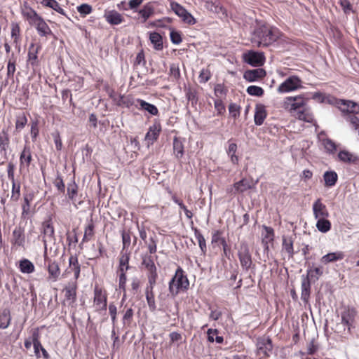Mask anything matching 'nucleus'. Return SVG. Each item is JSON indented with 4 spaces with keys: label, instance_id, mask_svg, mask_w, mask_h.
I'll return each mask as SVG.
<instances>
[{
    "label": "nucleus",
    "instance_id": "f257e3e1",
    "mask_svg": "<svg viewBox=\"0 0 359 359\" xmlns=\"http://www.w3.org/2000/svg\"><path fill=\"white\" fill-rule=\"evenodd\" d=\"M308 101L309 98L304 94L287 96L283 99L281 107L297 119L313 123L314 117L311 108L308 106Z\"/></svg>",
    "mask_w": 359,
    "mask_h": 359
},
{
    "label": "nucleus",
    "instance_id": "f03ea898",
    "mask_svg": "<svg viewBox=\"0 0 359 359\" xmlns=\"http://www.w3.org/2000/svg\"><path fill=\"white\" fill-rule=\"evenodd\" d=\"M279 35L277 29L263 25L255 30L251 42L254 47L267 46L275 42Z\"/></svg>",
    "mask_w": 359,
    "mask_h": 359
},
{
    "label": "nucleus",
    "instance_id": "7ed1b4c3",
    "mask_svg": "<svg viewBox=\"0 0 359 359\" xmlns=\"http://www.w3.org/2000/svg\"><path fill=\"white\" fill-rule=\"evenodd\" d=\"M144 0H130L128 3V8L133 11V18L137 20L146 22L149 18H153L156 14V3L149 2L138 10L139 6Z\"/></svg>",
    "mask_w": 359,
    "mask_h": 359
},
{
    "label": "nucleus",
    "instance_id": "20e7f679",
    "mask_svg": "<svg viewBox=\"0 0 359 359\" xmlns=\"http://www.w3.org/2000/svg\"><path fill=\"white\" fill-rule=\"evenodd\" d=\"M189 280L184 271L178 266L175 275L168 283V290L172 297H175L181 292H186L189 288Z\"/></svg>",
    "mask_w": 359,
    "mask_h": 359
},
{
    "label": "nucleus",
    "instance_id": "39448f33",
    "mask_svg": "<svg viewBox=\"0 0 359 359\" xmlns=\"http://www.w3.org/2000/svg\"><path fill=\"white\" fill-rule=\"evenodd\" d=\"M130 252H121L118 257V264L116 271L118 281V289L123 292L124 296L126 292V283L128 280L126 273L132 268L130 265Z\"/></svg>",
    "mask_w": 359,
    "mask_h": 359
},
{
    "label": "nucleus",
    "instance_id": "423d86ee",
    "mask_svg": "<svg viewBox=\"0 0 359 359\" xmlns=\"http://www.w3.org/2000/svg\"><path fill=\"white\" fill-rule=\"evenodd\" d=\"M108 293L107 291L98 284L93 288V307L98 313L105 312L107 309Z\"/></svg>",
    "mask_w": 359,
    "mask_h": 359
},
{
    "label": "nucleus",
    "instance_id": "0eeeda50",
    "mask_svg": "<svg viewBox=\"0 0 359 359\" xmlns=\"http://www.w3.org/2000/svg\"><path fill=\"white\" fill-rule=\"evenodd\" d=\"M302 81L297 75H292L279 85L277 91L279 93H287L302 88Z\"/></svg>",
    "mask_w": 359,
    "mask_h": 359
},
{
    "label": "nucleus",
    "instance_id": "6e6552de",
    "mask_svg": "<svg viewBox=\"0 0 359 359\" xmlns=\"http://www.w3.org/2000/svg\"><path fill=\"white\" fill-rule=\"evenodd\" d=\"M77 288V283L74 281L69 283L62 290L65 302H67L69 306H74L76 302Z\"/></svg>",
    "mask_w": 359,
    "mask_h": 359
},
{
    "label": "nucleus",
    "instance_id": "1a4fd4ad",
    "mask_svg": "<svg viewBox=\"0 0 359 359\" xmlns=\"http://www.w3.org/2000/svg\"><path fill=\"white\" fill-rule=\"evenodd\" d=\"M33 161L32 151L29 144H25L20 154L19 170L20 172L28 171L29 167Z\"/></svg>",
    "mask_w": 359,
    "mask_h": 359
},
{
    "label": "nucleus",
    "instance_id": "9d476101",
    "mask_svg": "<svg viewBox=\"0 0 359 359\" xmlns=\"http://www.w3.org/2000/svg\"><path fill=\"white\" fill-rule=\"evenodd\" d=\"M257 353L262 357L269 356L273 349L272 341L269 337H262L257 339Z\"/></svg>",
    "mask_w": 359,
    "mask_h": 359
},
{
    "label": "nucleus",
    "instance_id": "9b49d317",
    "mask_svg": "<svg viewBox=\"0 0 359 359\" xmlns=\"http://www.w3.org/2000/svg\"><path fill=\"white\" fill-rule=\"evenodd\" d=\"M357 311L354 307H346L341 313V323L348 327V331L354 327Z\"/></svg>",
    "mask_w": 359,
    "mask_h": 359
},
{
    "label": "nucleus",
    "instance_id": "f8f14e48",
    "mask_svg": "<svg viewBox=\"0 0 359 359\" xmlns=\"http://www.w3.org/2000/svg\"><path fill=\"white\" fill-rule=\"evenodd\" d=\"M45 262L47 263V271L48 273V280L52 282H56L58 280L61 273L59 264L46 256H45Z\"/></svg>",
    "mask_w": 359,
    "mask_h": 359
},
{
    "label": "nucleus",
    "instance_id": "ddd939ff",
    "mask_svg": "<svg viewBox=\"0 0 359 359\" xmlns=\"http://www.w3.org/2000/svg\"><path fill=\"white\" fill-rule=\"evenodd\" d=\"M170 6L174 13L178 15L184 22H196L191 14L178 3L172 2Z\"/></svg>",
    "mask_w": 359,
    "mask_h": 359
},
{
    "label": "nucleus",
    "instance_id": "4468645a",
    "mask_svg": "<svg viewBox=\"0 0 359 359\" xmlns=\"http://www.w3.org/2000/svg\"><path fill=\"white\" fill-rule=\"evenodd\" d=\"M67 196L76 208L83 203L81 196H79V187L74 181L67 184Z\"/></svg>",
    "mask_w": 359,
    "mask_h": 359
},
{
    "label": "nucleus",
    "instance_id": "2eb2a0df",
    "mask_svg": "<svg viewBox=\"0 0 359 359\" xmlns=\"http://www.w3.org/2000/svg\"><path fill=\"white\" fill-rule=\"evenodd\" d=\"M313 214L315 219L329 217L330 213L326 205L322 202L321 198L315 201L312 206Z\"/></svg>",
    "mask_w": 359,
    "mask_h": 359
},
{
    "label": "nucleus",
    "instance_id": "dca6fc26",
    "mask_svg": "<svg viewBox=\"0 0 359 359\" xmlns=\"http://www.w3.org/2000/svg\"><path fill=\"white\" fill-rule=\"evenodd\" d=\"M11 243L13 247H23L25 243V231L21 226H16L12 233Z\"/></svg>",
    "mask_w": 359,
    "mask_h": 359
},
{
    "label": "nucleus",
    "instance_id": "f3484780",
    "mask_svg": "<svg viewBox=\"0 0 359 359\" xmlns=\"http://www.w3.org/2000/svg\"><path fill=\"white\" fill-rule=\"evenodd\" d=\"M41 49V46L40 44L34 43H32L29 48L27 62L32 67V68H34L39 65L38 54Z\"/></svg>",
    "mask_w": 359,
    "mask_h": 359
},
{
    "label": "nucleus",
    "instance_id": "a211bd4d",
    "mask_svg": "<svg viewBox=\"0 0 359 359\" xmlns=\"http://www.w3.org/2000/svg\"><path fill=\"white\" fill-rule=\"evenodd\" d=\"M10 148V137L8 132L2 130L0 132V154L5 158H8V149Z\"/></svg>",
    "mask_w": 359,
    "mask_h": 359
},
{
    "label": "nucleus",
    "instance_id": "6ab92c4d",
    "mask_svg": "<svg viewBox=\"0 0 359 359\" xmlns=\"http://www.w3.org/2000/svg\"><path fill=\"white\" fill-rule=\"evenodd\" d=\"M161 132V125L160 122L155 121L153 125L149 127L145 135L146 140H147L149 143L153 144L158 138Z\"/></svg>",
    "mask_w": 359,
    "mask_h": 359
},
{
    "label": "nucleus",
    "instance_id": "aec40b11",
    "mask_svg": "<svg viewBox=\"0 0 359 359\" xmlns=\"http://www.w3.org/2000/svg\"><path fill=\"white\" fill-rule=\"evenodd\" d=\"M40 334L38 329L34 330L32 334L33 346L34 348V353L37 358H40L39 351H41L44 358L48 359L49 355L47 351L43 347L39 341Z\"/></svg>",
    "mask_w": 359,
    "mask_h": 359
},
{
    "label": "nucleus",
    "instance_id": "412c9836",
    "mask_svg": "<svg viewBox=\"0 0 359 359\" xmlns=\"http://www.w3.org/2000/svg\"><path fill=\"white\" fill-rule=\"evenodd\" d=\"M135 102V107L139 110L147 111L151 116H158L159 111L158 108L155 105L150 104L146 102L145 100L140 98L137 99Z\"/></svg>",
    "mask_w": 359,
    "mask_h": 359
},
{
    "label": "nucleus",
    "instance_id": "4be33fe9",
    "mask_svg": "<svg viewBox=\"0 0 359 359\" xmlns=\"http://www.w3.org/2000/svg\"><path fill=\"white\" fill-rule=\"evenodd\" d=\"M68 273L73 272L74 276V279L76 280L80 277L81 273V265L79 262L78 257L76 255H71L69 258V267L66 270Z\"/></svg>",
    "mask_w": 359,
    "mask_h": 359
},
{
    "label": "nucleus",
    "instance_id": "5701e85b",
    "mask_svg": "<svg viewBox=\"0 0 359 359\" xmlns=\"http://www.w3.org/2000/svg\"><path fill=\"white\" fill-rule=\"evenodd\" d=\"M265 60V56L262 52L248 50V65L253 67H260L264 64Z\"/></svg>",
    "mask_w": 359,
    "mask_h": 359
},
{
    "label": "nucleus",
    "instance_id": "b1692460",
    "mask_svg": "<svg viewBox=\"0 0 359 359\" xmlns=\"http://www.w3.org/2000/svg\"><path fill=\"white\" fill-rule=\"evenodd\" d=\"M339 102L341 104L344 106L341 111L344 113V118L345 120L348 114H353L356 116V114L359 113V105L357 103L353 101L344 100H341Z\"/></svg>",
    "mask_w": 359,
    "mask_h": 359
},
{
    "label": "nucleus",
    "instance_id": "393cba45",
    "mask_svg": "<svg viewBox=\"0 0 359 359\" xmlns=\"http://www.w3.org/2000/svg\"><path fill=\"white\" fill-rule=\"evenodd\" d=\"M173 154L178 161H180L184 155V146L180 137L173 138Z\"/></svg>",
    "mask_w": 359,
    "mask_h": 359
},
{
    "label": "nucleus",
    "instance_id": "a878e982",
    "mask_svg": "<svg viewBox=\"0 0 359 359\" xmlns=\"http://www.w3.org/2000/svg\"><path fill=\"white\" fill-rule=\"evenodd\" d=\"M264 231L262 233V243L264 248L269 250V245L273 246L274 241V230L271 227L264 226Z\"/></svg>",
    "mask_w": 359,
    "mask_h": 359
},
{
    "label": "nucleus",
    "instance_id": "bb28decb",
    "mask_svg": "<svg viewBox=\"0 0 359 359\" xmlns=\"http://www.w3.org/2000/svg\"><path fill=\"white\" fill-rule=\"evenodd\" d=\"M345 257V254L342 251H337L334 252H330L323 256L320 259L321 263L323 264H328L332 262L341 261Z\"/></svg>",
    "mask_w": 359,
    "mask_h": 359
},
{
    "label": "nucleus",
    "instance_id": "cd10ccee",
    "mask_svg": "<svg viewBox=\"0 0 359 359\" xmlns=\"http://www.w3.org/2000/svg\"><path fill=\"white\" fill-rule=\"evenodd\" d=\"M142 265L145 268L147 275H151L157 273V268L151 255H145L142 257Z\"/></svg>",
    "mask_w": 359,
    "mask_h": 359
},
{
    "label": "nucleus",
    "instance_id": "c85d7f7f",
    "mask_svg": "<svg viewBox=\"0 0 359 359\" xmlns=\"http://www.w3.org/2000/svg\"><path fill=\"white\" fill-rule=\"evenodd\" d=\"M266 116L267 112L265 106L262 104H257L254 116L255 124L257 126H261L264 123Z\"/></svg>",
    "mask_w": 359,
    "mask_h": 359
},
{
    "label": "nucleus",
    "instance_id": "c756f323",
    "mask_svg": "<svg viewBox=\"0 0 359 359\" xmlns=\"http://www.w3.org/2000/svg\"><path fill=\"white\" fill-rule=\"evenodd\" d=\"M294 239L292 237L283 236L282 251L287 254L288 258H293L294 252Z\"/></svg>",
    "mask_w": 359,
    "mask_h": 359
},
{
    "label": "nucleus",
    "instance_id": "7c9ffc66",
    "mask_svg": "<svg viewBox=\"0 0 359 359\" xmlns=\"http://www.w3.org/2000/svg\"><path fill=\"white\" fill-rule=\"evenodd\" d=\"M95 226L93 219H90L84 227V234L82 243H88L93 239L95 234Z\"/></svg>",
    "mask_w": 359,
    "mask_h": 359
},
{
    "label": "nucleus",
    "instance_id": "2f4dec72",
    "mask_svg": "<svg viewBox=\"0 0 359 359\" xmlns=\"http://www.w3.org/2000/svg\"><path fill=\"white\" fill-rule=\"evenodd\" d=\"M11 322V311L8 309L5 308L0 310V328H7Z\"/></svg>",
    "mask_w": 359,
    "mask_h": 359
},
{
    "label": "nucleus",
    "instance_id": "473e14b6",
    "mask_svg": "<svg viewBox=\"0 0 359 359\" xmlns=\"http://www.w3.org/2000/svg\"><path fill=\"white\" fill-rule=\"evenodd\" d=\"M266 76V71L262 68L248 69V82L259 81Z\"/></svg>",
    "mask_w": 359,
    "mask_h": 359
},
{
    "label": "nucleus",
    "instance_id": "72a5a7b5",
    "mask_svg": "<svg viewBox=\"0 0 359 359\" xmlns=\"http://www.w3.org/2000/svg\"><path fill=\"white\" fill-rule=\"evenodd\" d=\"M18 268L23 273H32L35 271L34 264L28 259L23 258L19 262Z\"/></svg>",
    "mask_w": 359,
    "mask_h": 359
},
{
    "label": "nucleus",
    "instance_id": "f704fd0d",
    "mask_svg": "<svg viewBox=\"0 0 359 359\" xmlns=\"http://www.w3.org/2000/svg\"><path fill=\"white\" fill-rule=\"evenodd\" d=\"M123 318L122 322L124 326L129 327L133 321L134 309L132 307L125 306L122 311Z\"/></svg>",
    "mask_w": 359,
    "mask_h": 359
},
{
    "label": "nucleus",
    "instance_id": "c9c22d12",
    "mask_svg": "<svg viewBox=\"0 0 359 359\" xmlns=\"http://www.w3.org/2000/svg\"><path fill=\"white\" fill-rule=\"evenodd\" d=\"M323 272L320 267L311 268L307 270L306 278L304 280H309V283L316 282L319 277L323 275Z\"/></svg>",
    "mask_w": 359,
    "mask_h": 359
},
{
    "label": "nucleus",
    "instance_id": "e433bc0d",
    "mask_svg": "<svg viewBox=\"0 0 359 359\" xmlns=\"http://www.w3.org/2000/svg\"><path fill=\"white\" fill-rule=\"evenodd\" d=\"M22 14L26 17L27 20L37 21L38 22H45L43 19L39 16L36 12L30 7H27L22 10Z\"/></svg>",
    "mask_w": 359,
    "mask_h": 359
},
{
    "label": "nucleus",
    "instance_id": "4c0bfd02",
    "mask_svg": "<svg viewBox=\"0 0 359 359\" xmlns=\"http://www.w3.org/2000/svg\"><path fill=\"white\" fill-rule=\"evenodd\" d=\"M327 218L328 217H322L316 219L317 220L316 226L319 231L327 233L331 229L332 224Z\"/></svg>",
    "mask_w": 359,
    "mask_h": 359
},
{
    "label": "nucleus",
    "instance_id": "58836bf2",
    "mask_svg": "<svg viewBox=\"0 0 359 359\" xmlns=\"http://www.w3.org/2000/svg\"><path fill=\"white\" fill-rule=\"evenodd\" d=\"M104 17L107 22H122L124 20L122 15L115 10L106 11Z\"/></svg>",
    "mask_w": 359,
    "mask_h": 359
},
{
    "label": "nucleus",
    "instance_id": "ea45409f",
    "mask_svg": "<svg viewBox=\"0 0 359 359\" xmlns=\"http://www.w3.org/2000/svg\"><path fill=\"white\" fill-rule=\"evenodd\" d=\"M325 187H333L337 182L338 176L334 171H327L323 175Z\"/></svg>",
    "mask_w": 359,
    "mask_h": 359
},
{
    "label": "nucleus",
    "instance_id": "a19ab883",
    "mask_svg": "<svg viewBox=\"0 0 359 359\" xmlns=\"http://www.w3.org/2000/svg\"><path fill=\"white\" fill-rule=\"evenodd\" d=\"M149 40L157 50H161L163 48L162 36L157 32H151L149 34Z\"/></svg>",
    "mask_w": 359,
    "mask_h": 359
},
{
    "label": "nucleus",
    "instance_id": "79ce46f5",
    "mask_svg": "<svg viewBox=\"0 0 359 359\" xmlns=\"http://www.w3.org/2000/svg\"><path fill=\"white\" fill-rule=\"evenodd\" d=\"M145 297L149 311L154 312L156 310L154 291L151 290V289L150 290H145Z\"/></svg>",
    "mask_w": 359,
    "mask_h": 359
},
{
    "label": "nucleus",
    "instance_id": "37998d69",
    "mask_svg": "<svg viewBox=\"0 0 359 359\" xmlns=\"http://www.w3.org/2000/svg\"><path fill=\"white\" fill-rule=\"evenodd\" d=\"M311 293V283L309 280H303L302 283L301 298L304 303L309 302Z\"/></svg>",
    "mask_w": 359,
    "mask_h": 359
},
{
    "label": "nucleus",
    "instance_id": "c03bdc74",
    "mask_svg": "<svg viewBox=\"0 0 359 359\" xmlns=\"http://www.w3.org/2000/svg\"><path fill=\"white\" fill-rule=\"evenodd\" d=\"M136 102L133 100L131 95H120L119 100L117 102V105L130 108L133 105L135 106Z\"/></svg>",
    "mask_w": 359,
    "mask_h": 359
},
{
    "label": "nucleus",
    "instance_id": "a18cd8bd",
    "mask_svg": "<svg viewBox=\"0 0 359 359\" xmlns=\"http://www.w3.org/2000/svg\"><path fill=\"white\" fill-rule=\"evenodd\" d=\"M193 230L194 231V236L196 239L197 240L198 243V245L203 254H205L207 251V247H206V243L205 239L204 238L203 236L202 235L201 232L199 229H198L196 227L193 228Z\"/></svg>",
    "mask_w": 359,
    "mask_h": 359
},
{
    "label": "nucleus",
    "instance_id": "49530a36",
    "mask_svg": "<svg viewBox=\"0 0 359 359\" xmlns=\"http://www.w3.org/2000/svg\"><path fill=\"white\" fill-rule=\"evenodd\" d=\"M222 235L223 231L222 230L214 231L212 234V243L222 245V247L225 248L226 245V241Z\"/></svg>",
    "mask_w": 359,
    "mask_h": 359
},
{
    "label": "nucleus",
    "instance_id": "de8ad7c7",
    "mask_svg": "<svg viewBox=\"0 0 359 359\" xmlns=\"http://www.w3.org/2000/svg\"><path fill=\"white\" fill-rule=\"evenodd\" d=\"M123 248L121 252H128V249L131 243V233L129 231L123 230L121 233Z\"/></svg>",
    "mask_w": 359,
    "mask_h": 359
},
{
    "label": "nucleus",
    "instance_id": "09e8293b",
    "mask_svg": "<svg viewBox=\"0 0 359 359\" xmlns=\"http://www.w3.org/2000/svg\"><path fill=\"white\" fill-rule=\"evenodd\" d=\"M43 241L46 243V238H53L54 236V227L53 224L50 222H45L43 223Z\"/></svg>",
    "mask_w": 359,
    "mask_h": 359
},
{
    "label": "nucleus",
    "instance_id": "8fccbe9b",
    "mask_svg": "<svg viewBox=\"0 0 359 359\" xmlns=\"http://www.w3.org/2000/svg\"><path fill=\"white\" fill-rule=\"evenodd\" d=\"M16 58L13 53L11 57L8 59V65H7V76L9 79H11L14 76V73L16 70Z\"/></svg>",
    "mask_w": 359,
    "mask_h": 359
},
{
    "label": "nucleus",
    "instance_id": "3c124183",
    "mask_svg": "<svg viewBox=\"0 0 359 359\" xmlns=\"http://www.w3.org/2000/svg\"><path fill=\"white\" fill-rule=\"evenodd\" d=\"M70 87L75 91L79 90L83 87L84 78L79 76H74L71 80Z\"/></svg>",
    "mask_w": 359,
    "mask_h": 359
},
{
    "label": "nucleus",
    "instance_id": "603ef678",
    "mask_svg": "<svg viewBox=\"0 0 359 359\" xmlns=\"http://www.w3.org/2000/svg\"><path fill=\"white\" fill-rule=\"evenodd\" d=\"M247 190V182L243 179L233 184V187L231 189V192L233 194H242Z\"/></svg>",
    "mask_w": 359,
    "mask_h": 359
},
{
    "label": "nucleus",
    "instance_id": "864d4df0",
    "mask_svg": "<svg viewBox=\"0 0 359 359\" xmlns=\"http://www.w3.org/2000/svg\"><path fill=\"white\" fill-rule=\"evenodd\" d=\"M338 158L341 161L345 163H353L357 159L356 157L354 156L351 153L346 150L339 151L338 154Z\"/></svg>",
    "mask_w": 359,
    "mask_h": 359
},
{
    "label": "nucleus",
    "instance_id": "5fc2aeb1",
    "mask_svg": "<svg viewBox=\"0 0 359 359\" xmlns=\"http://www.w3.org/2000/svg\"><path fill=\"white\" fill-rule=\"evenodd\" d=\"M322 144L327 152L334 154L337 149V145L332 140L325 138L322 140Z\"/></svg>",
    "mask_w": 359,
    "mask_h": 359
},
{
    "label": "nucleus",
    "instance_id": "6e6d98bb",
    "mask_svg": "<svg viewBox=\"0 0 359 359\" xmlns=\"http://www.w3.org/2000/svg\"><path fill=\"white\" fill-rule=\"evenodd\" d=\"M11 183L12 189L11 200L16 202L20 197V183L18 182H13Z\"/></svg>",
    "mask_w": 359,
    "mask_h": 359
},
{
    "label": "nucleus",
    "instance_id": "4d7b16f0",
    "mask_svg": "<svg viewBox=\"0 0 359 359\" xmlns=\"http://www.w3.org/2000/svg\"><path fill=\"white\" fill-rule=\"evenodd\" d=\"M27 123V118L25 113L19 114L16 117L15 121V129L18 131L21 130L25 128Z\"/></svg>",
    "mask_w": 359,
    "mask_h": 359
},
{
    "label": "nucleus",
    "instance_id": "13d9d810",
    "mask_svg": "<svg viewBox=\"0 0 359 359\" xmlns=\"http://www.w3.org/2000/svg\"><path fill=\"white\" fill-rule=\"evenodd\" d=\"M11 37L13 39V43L17 47L20 41V29L18 24H15L11 29Z\"/></svg>",
    "mask_w": 359,
    "mask_h": 359
},
{
    "label": "nucleus",
    "instance_id": "bf43d9fd",
    "mask_svg": "<svg viewBox=\"0 0 359 359\" xmlns=\"http://www.w3.org/2000/svg\"><path fill=\"white\" fill-rule=\"evenodd\" d=\"M236 149H237L236 144H235L233 142H229L228 149H227V153H228L229 156L231 157V161L233 163H237L238 161V156L235 155Z\"/></svg>",
    "mask_w": 359,
    "mask_h": 359
},
{
    "label": "nucleus",
    "instance_id": "052dcab7",
    "mask_svg": "<svg viewBox=\"0 0 359 359\" xmlns=\"http://www.w3.org/2000/svg\"><path fill=\"white\" fill-rule=\"evenodd\" d=\"M36 29L38 30L39 34L41 36H53L50 29L48 26V24H36Z\"/></svg>",
    "mask_w": 359,
    "mask_h": 359
},
{
    "label": "nucleus",
    "instance_id": "680f3d73",
    "mask_svg": "<svg viewBox=\"0 0 359 359\" xmlns=\"http://www.w3.org/2000/svg\"><path fill=\"white\" fill-rule=\"evenodd\" d=\"M32 198H29L27 196L24 197V203L22 204V217L26 218L30 212V201Z\"/></svg>",
    "mask_w": 359,
    "mask_h": 359
},
{
    "label": "nucleus",
    "instance_id": "e2e57ef3",
    "mask_svg": "<svg viewBox=\"0 0 359 359\" xmlns=\"http://www.w3.org/2000/svg\"><path fill=\"white\" fill-rule=\"evenodd\" d=\"M264 90L262 87L257 86H248V95L257 97H262L264 95Z\"/></svg>",
    "mask_w": 359,
    "mask_h": 359
},
{
    "label": "nucleus",
    "instance_id": "0e129e2a",
    "mask_svg": "<svg viewBox=\"0 0 359 359\" xmlns=\"http://www.w3.org/2000/svg\"><path fill=\"white\" fill-rule=\"evenodd\" d=\"M62 100L63 103H65L67 100H69V104L73 107H75V103L72 100V95L69 89H64L61 92Z\"/></svg>",
    "mask_w": 359,
    "mask_h": 359
},
{
    "label": "nucleus",
    "instance_id": "69168bd1",
    "mask_svg": "<svg viewBox=\"0 0 359 359\" xmlns=\"http://www.w3.org/2000/svg\"><path fill=\"white\" fill-rule=\"evenodd\" d=\"M211 77V72L208 69H202L200 72L198 79L200 83H206Z\"/></svg>",
    "mask_w": 359,
    "mask_h": 359
},
{
    "label": "nucleus",
    "instance_id": "338daca9",
    "mask_svg": "<svg viewBox=\"0 0 359 359\" xmlns=\"http://www.w3.org/2000/svg\"><path fill=\"white\" fill-rule=\"evenodd\" d=\"M169 72H170L169 74H170V76H172L175 80H178L181 76L180 70L178 65H175V64L170 65Z\"/></svg>",
    "mask_w": 359,
    "mask_h": 359
},
{
    "label": "nucleus",
    "instance_id": "774afa93",
    "mask_svg": "<svg viewBox=\"0 0 359 359\" xmlns=\"http://www.w3.org/2000/svg\"><path fill=\"white\" fill-rule=\"evenodd\" d=\"M319 349V346L314 339H312L307 346V354L313 355Z\"/></svg>",
    "mask_w": 359,
    "mask_h": 359
}]
</instances>
